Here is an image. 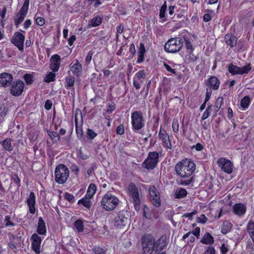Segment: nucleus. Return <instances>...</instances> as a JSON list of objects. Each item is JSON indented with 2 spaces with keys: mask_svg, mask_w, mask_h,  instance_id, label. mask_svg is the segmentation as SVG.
<instances>
[{
  "mask_svg": "<svg viewBox=\"0 0 254 254\" xmlns=\"http://www.w3.org/2000/svg\"><path fill=\"white\" fill-rule=\"evenodd\" d=\"M203 254H215V250L213 247L209 246L206 247Z\"/></svg>",
  "mask_w": 254,
  "mask_h": 254,
  "instance_id": "864d4df0",
  "label": "nucleus"
},
{
  "mask_svg": "<svg viewBox=\"0 0 254 254\" xmlns=\"http://www.w3.org/2000/svg\"><path fill=\"white\" fill-rule=\"evenodd\" d=\"M61 58L58 55L55 54L52 56L50 61V68L54 72L57 71L60 65Z\"/></svg>",
  "mask_w": 254,
  "mask_h": 254,
  "instance_id": "6ab92c4d",
  "label": "nucleus"
},
{
  "mask_svg": "<svg viewBox=\"0 0 254 254\" xmlns=\"http://www.w3.org/2000/svg\"><path fill=\"white\" fill-rule=\"evenodd\" d=\"M143 254H152L155 252V239L149 234L144 235L141 238Z\"/></svg>",
  "mask_w": 254,
  "mask_h": 254,
  "instance_id": "7ed1b4c3",
  "label": "nucleus"
},
{
  "mask_svg": "<svg viewBox=\"0 0 254 254\" xmlns=\"http://www.w3.org/2000/svg\"><path fill=\"white\" fill-rule=\"evenodd\" d=\"M158 136L159 139L162 140L164 146L169 149L172 148V144L169 139V136L166 131L164 129H162L161 127L159 132Z\"/></svg>",
  "mask_w": 254,
  "mask_h": 254,
  "instance_id": "dca6fc26",
  "label": "nucleus"
},
{
  "mask_svg": "<svg viewBox=\"0 0 254 254\" xmlns=\"http://www.w3.org/2000/svg\"><path fill=\"white\" fill-rule=\"evenodd\" d=\"M179 125L177 120H174L172 123V128L175 132H178L179 131Z\"/></svg>",
  "mask_w": 254,
  "mask_h": 254,
  "instance_id": "603ef678",
  "label": "nucleus"
},
{
  "mask_svg": "<svg viewBox=\"0 0 254 254\" xmlns=\"http://www.w3.org/2000/svg\"><path fill=\"white\" fill-rule=\"evenodd\" d=\"M8 111V109L4 105L0 106V117L5 116Z\"/></svg>",
  "mask_w": 254,
  "mask_h": 254,
  "instance_id": "8fccbe9b",
  "label": "nucleus"
},
{
  "mask_svg": "<svg viewBox=\"0 0 254 254\" xmlns=\"http://www.w3.org/2000/svg\"><path fill=\"white\" fill-rule=\"evenodd\" d=\"M184 40L187 49L190 50L191 52H192L193 49L190 40L187 38H184Z\"/></svg>",
  "mask_w": 254,
  "mask_h": 254,
  "instance_id": "3c124183",
  "label": "nucleus"
},
{
  "mask_svg": "<svg viewBox=\"0 0 254 254\" xmlns=\"http://www.w3.org/2000/svg\"><path fill=\"white\" fill-rule=\"evenodd\" d=\"M146 77V73L144 70H140L138 71L135 75V76L134 78H136L137 79L140 80L141 78L144 79Z\"/></svg>",
  "mask_w": 254,
  "mask_h": 254,
  "instance_id": "a19ab883",
  "label": "nucleus"
},
{
  "mask_svg": "<svg viewBox=\"0 0 254 254\" xmlns=\"http://www.w3.org/2000/svg\"><path fill=\"white\" fill-rule=\"evenodd\" d=\"M65 198L70 203H72L74 201V196L68 192L65 193Z\"/></svg>",
  "mask_w": 254,
  "mask_h": 254,
  "instance_id": "13d9d810",
  "label": "nucleus"
},
{
  "mask_svg": "<svg viewBox=\"0 0 254 254\" xmlns=\"http://www.w3.org/2000/svg\"><path fill=\"white\" fill-rule=\"evenodd\" d=\"M10 216L7 215L4 219V222L6 227L14 226L15 224L10 221Z\"/></svg>",
  "mask_w": 254,
  "mask_h": 254,
  "instance_id": "49530a36",
  "label": "nucleus"
},
{
  "mask_svg": "<svg viewBox=\"0 0 254 254\" xmlns=\"http://www.w3.org/2000/svg\"><path fill=\"white\" fill-rule=\"evenodd\" d=\"M32 250L36 253H40L41 239L37 234H33L31 237Z\"/></svg>",
  "mask_w": 254,
  "mask_h": 254,
  "instance_id": "f3484780",
  "label": "nucleus"
},
{
  "mask_svg": "<svg viewBox=\"0 0 254 254\" xmlns=\"http://www.w3.org/2000/svg\"><path fill=\"white\" fill-rule=\"evenodd\" d=\"M187 191L183 188H179L175 192V197L177 198H183L187 196Z\"/></svg>",
  "mask_w": 254,
  "mask_h": 254,
  "instance_id": "7c9ffc66",
  "label": "nucleus"
},
{
  "mask_svg": "<svg viewBox=\"0 0 254 254\" xmlns=\"http://www.w3.org/2000/svg\"><path fill=\"white\" fill-rule=\"evenodd\" d=\"M212 110V106L209 105L207 107L206 110L204 111L201 117V120H204L206 119L210 116V113Z\"/></svg>",
  "mask_w": 254,
  "mask_h": 254,
  "instance_id": "58836bf2",
  "label": "nucleus"
},
{
  "mask_svg": "<svg viewBox=\"0 0 254 254\" xmlns=\"http://www.w3.org/2000/svg\"><path fill=\"white\" fill-rule=\"evenodd\" d=\"M159 161V154L156 151L149 152L147 158L143 162L142 166L147 170H153Z\"/></svg>",
  "mask_w": 254,
  "mask_h": 254,
  "instance_id": "0eeeda50",
  "label": "nucleus"
},
{
  "mask_svg": "<svg viewBox=\"0 0 254 254\" xmlns=\"http://www.w3.org/2000/svg\"><path fill=\"white\" fill-rule=\"evenodd\" d=\"M217 164L225 173L230 174L232 172L233 165L231 161L224 158H221L218 160Z\"/></svg>",
  "mask_w": 254,
  "mask_h": 254,
  "instance_id": "ddd939ff",
  "label": "nucleus"
},
{
  "mask_svg": "<svg viewBox=\"0 0 254 254\" xmlns=\"http://www.w3.org/2000/svg\"><path fill=\"white\" fill-rule=\"evenodd\" d=\"M93 54V52L92 51H90L88 52L85 59V63L86 64H88L90 63L92 58Z\"/></svg>",
  "mask_w": 254,
  "mask_h": 254,
  "instance_id": "680f3d73",
  "label": "nucleus"
},
{
  "mask_svg": "<svg viewBox=\"0 0 254 254\" xmlns=\"http://www.w3.org/2000/svg\"><path fill=\"white\" fill-rule=\"evenodd\" d=\"M48 134L54 142V139L57 138L58 140H61V137L59 133L56 131H48Z\"/></svg>",
  "mask_w": 254,
  "mask_h": 254,
  "instance_id": "ea45409f",
  "label": "nucleus"
},
{
  "mask_svg": "<svg viewBox=\"0 0 254 254\" xmlns=\"http://www.w3.org/2000/svg\"><path fill=\"white\" fill-rule=\"evenodd\" d=\"M37 232L40 235H45L46 233L45 223L41 217L39 218L38 220Z\"/></svg>",
  "mask_w": 254,
  "mask_h": 254,
  "instance_id": "393cba45",
  "label": "nucleus"
},
{
  "mask_svg": "<svg viewBox=\"0 0 254 254\" xmlns=\"http://www.w3.org/2000/svg\"><path fill=\"white\" fill-rule=\"evenodd\" d=\"M166 237L162 236L155 242V253L162 251L166 245Z\"/></svg>",
  "mask_w": 254,
  "mask_h": 254,
  "instance_id": "5701e85b",
  "label": "nucleus"
},
{
  "mask_svg": "<svg viewBox=\"0 0 254 254\" xmlns=\"http://www.w3.org/2000/svg\"><path fill=\"white\" fill-rule=\"evenodd\" d=\"M69 69L73 74L79 76L82 72V65L76 60L75 63L72 62L70 64Z\"/></svg>",
  "mask_w": 254,
  "mask_h": 254,
  "instance_id": "aec40b11",
  "label": "nucleus"
},
{
  "mask_svg": "<svg viewBox=\"0 0 254 254\" xmlns=\"http://www.w3.org/2000/svg\"><path fill=\"white\" fill-rule=\"evenodd\" d=\"M191 149H195L197 151H200L204 148V146L200 143H197L195 145L191 147Z\"/></svg>",
  "mask_w": 254,
  "mask_h": 254,
  "instance_id": "bf43d9fd",
  "label": "nucleus"
},
{
  "mask_svg": "<svg viewBox=\"0 0 254 254\" xmlns=\"http://www.w3.org/2000/svg\"><path fill=\"white\" fill-rule=\"evenodd\" d=\"M69 170L63 164L57 166L55 169V181L59 184H64L69 177Z\"/></svg>",
  "mask_w": 254,
  "mask_h": 254,
  "instance_id": "39448f33",
  "label": "nucleus"
},
{
  "mask_svg": "<svg viewBox=\"0 0 254 254\" xmlns=\"http://www.w3.org/2000/svg\"><path fill=\"white\" fill-rule=\"evenodd\" d=\"M102 18L99 16H96L89 21V25L92 27L99 26L102 22Z\"/></svg>",
  "mask_w": 254,
  "mask_h": 254,
  "instance_id": "473e14b6",
  "label": "nucleus"
},
{
  "mask_svg": "<svg viewBox=\"0 0 254 254\" xmlns=\"http://www.w3.org/2000/svg\"><path fill=\"white\" fill-rule=\"evenodd\" d=\"M195 169V163L188 159L183 160L176 165L175 171L177 174L182 178H189L186 180H181V185L187 186L194 182V177L191 176Z\"/></svg>",
  "mask_w": 254,
  "mask_h": 254,
  "instance_id": "f257e3e1",
  "label": "nucleus"
},
{
  "mask_svg": "<svg viewBox=\"0 0 254 254\" xmlns=\"http://www.w3.org/2000/svg\"><path fill=\"white\" fill-rule=\"evenodd\" d=\"M146 52L145 46L143 43H140L139 44V48L138 51V59L137 63L140 64L144 60V55Z\"/></svg>",
  "mask_w": 254,
  "mask_h": 254,
  "instance_id": "a878e982",
  "label": "nucleus"
},
{
  "mask_svg": "<svg viewBox=\"0 0 254 254\" xmlns=\"http://www.w3.org/2000/svg\"><path fill=\"white\" fill-rule=\"evenodd\" d=\"M12 139L10 138H7L0 143L1 144L3 149L8 151H11L13 149V147L11 144Z\"/></svg>",
  "mask_w": 254,
  "mask_h": 254,
  "instance_id": "cd10ccee",
  "label": "nucleus"
},
{
  "mask_svg": "<svg viewBox=\"0 0 254 254\" xmlns=\"http://www.w3.org/2000/svg\"><path fill=\"white\" fill-rule=\"evenodd\" d=\"M24 78L27 84H31L34 81L33 76L31 74H25Z\"/></svg>",
  "mask_w": 254,
  "mask_h": 254,
  "instance_id": "37998d69",
  "label": "nucleus"
},
{
  "mask_svg": "<svg viewBox=\"0 0 254 254\" xmlns=\"http://www.w3.org/2000/svg\"><path fill=\"white\" fill-rule=\"evenodd\" d=\"M74 226L76 228L78 232H81L83 231V224L81 220H77L74 223Z\"/></svg>",
  "mask_w": 254,
  "mask_h": 254,
  "instance_id": "4c0bfd02",
  "label": "nucleus"
},
{
  "mask_svg": "<svg viewBox=\"0 0 254 254\" xmlns=\"http://www.w3.org/2000/svg\"><path fill=\"white\" fill-rule=\"evenodd\" d=\"M128 190L129 195L133 199L134 208L136 211H138L140 204L138 189L134 183H130L128 185Z\"/></svg>",
  "mask_w": 254,
  "mask_h": 254,
  "instance_id": "1a4fd4ad",
  "label": "nucleus"
},
{
  "mask_svg": "<svg viewBox=\"0 0 254 254\" xmlns=\"http://www.w3.org/2000/svg\"><path fill=\"white\" fill-rule=\"evenodd\" d=\"M224 41L227 45L233 48L236 46L237 42V39L232 34L228 33L225 36Z\"/></svg>",
  "mask_w": 254,
  "mask_h": 254,
  "instance_id": "b1692460",
  "label": "nucleus"
},
{
  "mask_svg": "<svg viewBox=\"0 0 254 254\" xmlns=\"http://www.w3.org/2000/svg\"><path fill=\"white\" fill-rule=\"evenodd\" d=\"M52 106V101L49 99L47 100L45 103V106H44L45 108L47 110H49L51 109Z\"/></svg>",
  "mask_w": 254,
  "mask_h": 254,
  "instance_id": "774afa93",
  "label": "nucleus"
},
{
  "mask_svg": "<svg viewBox=\"0 0 254 254\" xmlns=\"http://www.w3.org/2000/svg\"><path fill=\"white\" fill-rule=\"evenodd\" d=\"M119 202L117 197L110 193L105 194L101 201V205L107 211L114 210Z\"/></svg>",
  "mask_w": 254,
  "mask_h": 254,
  "instance_id": "f03ea898",
  "label": "nucleus"
},
{
  "mask_svg": "<svg viewBox=\"0 0 254 254\" xmlns=\"http://www.w3.org/2000/svg\"><path fill=\"white\" fill-rule=\"evenodd\" d=\"M250 98L248 96H245L241 101V107L243 109L248 108L250 103Z\"/></svg>",
  "mask_w": 254,
  "mask_h": 254,
  "instance_id": "c9c22d12",
  "label": "nucleus"
},
{
  "mask_svg": "<svg viewBox=\"0 0 254 254\" xmlns=\"http://www.w3.org/2000/svg\"><path fill=\"white\" fill-rule=\"evenodd\" d=\"M75 124H76V132L77 134V136L79 138H80V137H81V136H82V134H83L82 128L78 127L77 126L76 121H75Z\"/></svg>",
  "mask_w": 254,
  "mask_h": 254,
  "instance_id": "052dcab7",
  "label": "nucleus"
},
{
  "mask_svg": "<svg viewBox=\"0 0 254 254\" xmlns=\"http://www.w3.org/2000/svg\"><path fill=\"white\" fill-rule=\"evenodd\" d=\"M183 45L182 39L179 37L169 39L165 44V50L168 53H176L179 51Z\"/></svg>",
  "mask_w": 254,
  "mask_h": 254,
  "instance_id": "423d86ee",
  "label": "nucleus"
},
{
  "mask_svg": "<svg viewBox=\"0 0 254 254\" xmlns=\"http://www.w3.org/2000/svg\"><path fill=\"white\" fill-rule=\"evenodd\" d=\"M233 210L236 215L241 216L246 213V207L242 203H237L233 205Z\"/></svg>",
  "mask_w": 254,
  "mask_h": 254,
  "instance_id": "4be33fe9",
  "label": "nucleus"
},
{
  "mask_svg": "<svg viewBox=\"0 0 254 254\" xmlns=\"http://www.w3.org/2000/svg\"><path fill=\"white\" fill-rule=\"evenodd\" d=\"M116 133L118 134L122 135L125 133L124 126L121 124L117 127L116 129Z\"/></svg>",
  "mask_w": 254,
  "mask_h": 254,
  "instance_id": "4d7b16f0",
  "label": "nucleus"
},
{
  "mask_svg": "<svg viewBox=\"0 0 254 254\" xmlns=\"http://www.w3.org/2000/svg\"><path fill=\"white\" fill-rule=\"evenodd\" d=\"M231 225V224L227 222L226 224L224 223L223 226L221 229V232L223 234H227L230 229L231 226L229 227V226Z\"/></svg>",
  "mask_w": 254,
  "mask_h": 254,
  "instance_id": "a18cd8bd",
  "label": "nucleus"
},
{
  "mask_svg": "<svg viewBox=\"0 0 254 254\" xmlns=\"http://www.w3.org/2000/svg\"><path fill=\"white\" fill-rule=\"evenodd\" d=\"M36 23L40 26H42L45 23V20L44 18L42 17H38L35 19Z\"/></svg>",
  "mask_w": 254,
  "mask_h": 254,
  "instance_id": "6e6d98bb",
  "label": "nucleus"
},
{
  "mask_svg": "<svg viewBox=\"0 0 254 254\" xmlns=\"http://www.w3.org/2000/svg\"><path fill=\"white\" fill-rule=\"evenodd\" d=\"M190 51L189 52V60L190 62H194L197 60V56L194 55Z\"/></svg>",
  "mask_w": 254,
  "mask_h": 254,
  "instance_id": "338daca9",
  "label": "nucleus"
},
{
  "mask_svg": "<svg viewBox=\"0 0 254 254\" xmlns=\"http://www.w3.org/2000/svg\"><path fill=\"white\" fill-rule=\"evenodd\" d=\"M131 124L133 131L140 130L144 126L142 113L140 111H134L131 114Z\"/></svg>",
  "mask_w": 254,
  "mask_h": 254,
  "instance_id": "6e6552de",
  "label": "nucleus"
},
{
  "mask_svg": "<svg viewBox=\"0 0 254 254\" xmlns=\"http://www.w3.org/2000/svg\"><path fill=\"white\" fill-rule=\"evenodd\" d=\"M92 254H105V251L100 247L95 248Z\"/></svg>",
  "mask_w": 254,
  "mask_h": 254,
  "instance_id": "5fc2aeb1",
  "label": "nucleus"
},
{
  "mask_svg": "<svg viewBox=\"0 0 254 254\" xmlns=\"http://www.w3.org/2000/svg\"><path fill=\"white\" fill-rule=\"evenodd\" d=\"M90 199L85 196L84 197L79 200L77 203L78 204H82L84 207L89 208L92 205L91 201L90 200Z\"/></svg>",
  "mask_w": 254,
  "mask_h": 254,
  "instance_id": "2f4dec72",
  "label": "nucleus"
},
{
  "mask_svg": "<svg viewBox=\"0 0 254 254\" xmlns=\"http://www.w3.org/2000/svg\"><path fill=\"white\" fill-rule=\"evenodd\" d=\"M149 193L152 204L156 207H159L161 205L160 193L157 190L154 186L149 188Z\"/></svg>",
  "mask_w": 254,
  "mask_h": 254,
  "instance_id": "9b49d317",
  "label": "nucleus"
},
{
  "mask_svg": "<svg viewBox=\"0 0 254 254\" xmlns=\"http://www.w3.org/2000/svg\"><path fill=\"white\" fill-rule=\"evenodd\" d=\"M252 69L251 64L240 67L231 63L228 66V71L233 75L247 74Z\"/></svg>",
  "mask_w": 254,
  "mask_h": 254,
  "instance_id": "9d476101",
  "label": "nucleus"
},
{
  "mask_svg": "<svg viewBox=\"0 0 254 254\" xmlns=\"http://www.w3.org/2000/svg\"><path fill=\"white\" fill-rule=\"evenodd\" d=\"M13 80V77L10 73L3 72L0 74V86L6 87L9 86Z\"/></svg>",
  "mask_w": 254,
  "mask_h": 254,
  "instance_id": "2eb2a0df",
  "label": "nucleus"
},
{
  "mask_svg": "<svg viewBox=\"0 0 254 254\" xmlns=\"http://www.w3.org/2000/svg\"><path fill=\"white\" fill-rule=\"evenodd\" d=\"M223 101V98L222 97H218L217 98L214 105L215 112H217L220 109Z\"/></svg>",
  "mask_w": 254,
  "mask_h": 254,
  "instance_id": "f704fd0d",
  "label": "nucleus"
},
{
  "mask_svg": "<svg viewBox=\"0 0 254 254\" xmlns=\"http://www.w3.org/2000/svg\"><path fill=\"white\" fill-rule=\"evenodd\" d=\"M166 8L167 5L166 4V2H165V3L161 6L160 10L159 16L161 18H163L165 17Z\"/></svg>",
  "mask_w": 254,
  "mask_h": 254,
  "instance_id": "09e8293b",
  "label": "nucleus"
},
{
  "mask_svg": "<svg viewBox=\"0 0 254 254\" xmlns=\"http://www.w3.org/2000/svg\"><path fill=\"white\" fill-rule=\"evenodd\" d=\"M115 227L118 229H125L129 223V219L126 211H120L113 220Z\"/></svg>",
  "mask_w": 254,
  "mask_h": 254,
  "instance_id": "20e7f679",
  "label": "nucleus"
},
{
  "mask_svg": "<svg viewBox=\"0 0 254 254\" xmlns=\"http://www.w3.org/2000/svg\"><path fill=\"white\" fill-rule=\"evenodd\" d=\"M220 250L222 254H226L229 250L228 246L223 244L220 248Z\"/></svg>",
  "mask_w": 254,
  "mask_h": 254,
  "instance_id": "0e129e2a",
  "label": "nucleus"
},
{
  "mask_svg": "<svg viewBox=\"0 0 254 254\" xmlns=\"http://www.w3.org/2000/svg\"><path fill=\"white\" fill-rule=\"evenodd\" d=\"M96 191V187L93 184H90L88 187L85 196L88 198H91Z\"/></svg>",
  "mask_w": 254,
  "mask_h": 254,
  "instance_id": "c756f323",
  "label": "nucleus"
},
{
  "mask_svg": "<svg viewBox=\"0 0 254 254\" xmlns=\"http://www.w3.org/2000/svg\"><path fill=\"white\" fill-rule=\"evenodd\" d=\"M35 195L33 192L30 193L29 196L27 199V205L29 208V212L30 213L34 214L35 212Z\"/></svg>",
  "mask_w": 254,
  "mask_h": 254,
  "instance_id": "412c9836",
  "label": "nucleus"
},
{
  "mask_svg": "<svg viewBox=\"0 0 254 254\" xmlns=\"http://www.w3.org/2000/svg\"><path fill=\"white\" fill-rule=\"evenodd\" d=\"M29 0H25L22 7L20 8L19 13L26 16L29 7Z\"/></svg>",
  "mask_w": 254,
  "mask_h": 254,
  "instance_id": "72a5a7b5",
  "label": "nucleus"
},
{
  "mask_svg": "<svg viewBox=\"0 0 254 254\" xmlns=\"http://www.w3.org/2000/svg\"><path fill=\"white\" fill-rule=\"evenodd\" d=\"M12 179L14 182L17 185V189L19 188V187L20 186V179L18 177L17 175H14L12 177Z\"/></svg>",
  "mask_w": 254,
  "mask_h": 254,
  "instance_id": "69168bd1",
  "label": "nucleus"
},
{
  "mask_svg": "<svg viewBox=\"0 0 254 254\" xmlns=\"http://www.w3.org/2000/svg\"><path fill=\"white\" fill-rule=\"evenodd\" d=\"M25 17V15L19 13L17 14L16 17L14 19V24L17 27L23 21Z\"/></svg>",
  "mask_w": 254,
  "mask_h": 254,
  "instance_id": "e433bc0d",
  "label": "nucleus"
},
{
  "mask_svg": "<svg viewBox=\"0 0 254 254\" xmlns=\"http://www.w3.org/2000/svg\"><path fill=\"white\" fill-rule=\"evenodd\" d=\"M24 87V83L22 80L13 82L10 89L11 94L14 96L20 95Z\"/></svg>",
  "mask_w": 254,
  "mask_h": 254,
  "instance_id": "4468645a",
  "label": "nucleus"
},
{
  "mask_svg": "<svg viewBox=\"0 0 254 254\" xmlns=\"http://www.w3.org/2000/svg\"><path fill=\"white\" fill-rule=\"evenodd\" d=\"M68 75L66 77L65 87L66 89H69V88L73 86L75 82V78L74 76H72L70 74V71H68Z\"/></svg>",
  "mask_w": 254,
  "mask_h": 254,
  "instance_id": "c85d7f7f",
  "label": "nucleus"
},
{
  "mask_svg": "<svg viewBox=\"0 0 254 254\" xmlns=\"http://www.w3.org/2000/svg\"><path fill=\"white\" fill-rule=\"evenodd\" d=\"M206 85L210 88V89H212L214 90L218 89L220 85L219 79L215 76H211L207 80Z\"/></svg>",
  "mask_w": 254,
  "mask_h": 254,
  "instance_id": "a211bd4d",
  "label": "nucleus"
},
{
  "mask_svg": "<svg viewBox=\"0 0 254 254\" xmlns=\"http://www.w3.org/2000/svg\"><path fill=\"white\" fill-rule=\"evenodd\" d=\"M25 36L20 32H16L11 40V42L17 47L20 51H23Z\"/></svg>",
  "mask_w": 254,
  "mask_h": 254,
  "instance_id": "f8f14e48",
  "label": "nucleus"
},
{
  "mask_svg": "<svg viewBox=\"0 0 254 254\" xmlns=\"http://www.w3.org/2000/svg\"><path fill=\"white\" fill-rule=\"evenodd\" d=\"M71 170L74 173V174L76 175L78 174L79 173V167L77 165L73 164L71 165L70 167Z\"/></svg>",
  "mask_w": 254,
  "mask_h": 254,
  "instance_id": "e2e57ef3",
  "label": "nucleus"
},
{
  "mask_svg": "<svg viewBox=\"0 0 254 254\" xmlns=\"http://www.w3.org/2000/svg\"><path fill=\"white\" fill-rule=\"evenodd\" d=\"M200 242L204 244L210 245L214 243V238L209 233H206L202 237Z\"/></svg>",
  "mask_w": 254,
  "mask_h": 254,
  "instance_id": "bb28decb",
  "label": "nucleus"
},
{
  "mask_svg": "<svg viewBox=\"0 0 254 254\" xmlns=\"http://www.w3.org/2000/svg\"><path fill=\"white\" fill-rule=\"evenodd\" d=\"M55 74L53 72H49L46 76L44 80L46 82H50L55 80Z\"/></svg>",
  "mask_w": 254,
  "mask_h": 254,
  "instance_id": "79ce46f5",
  "label": "nucleus"
},
{
  "mask_svg": "<svg viewBox=\"0 0 254 254\" xmlns=\"http://www.w3.org/2000/svg\"><path fill=\"white\" fill-rule=\"evenodd\" d=\"M247 231L249 233L254 232V222L250 220L247 224Z\"/></svg>",
  "mask_w": 254,
  "mask_h": 254,
  "instance_id": "de8ad7c7",
  "label": "nucleus"
},
{
  "mask_svg": "<svg viewBox=\"0 0 254 254\" xmlns=\"http://www.w3.org/2000/svg\"><path fill=\"white\" fill-rule=\"evenodd\" d=\"M86 134L87 137L91 140L93 139L97 135L92 129L90 128L87 129Z\"/></svg>",
  "mask_w": 254,
  "mask_h": 254,
  "instance_id": "c03bdc74",
  "label": "nucleus"
}]
</instances>
